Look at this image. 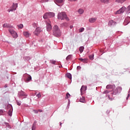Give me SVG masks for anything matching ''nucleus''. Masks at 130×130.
<instances>
[{"label": "nucleus", "instance_id": "26", "mask_svg": "<svg viewBox=\"0 0 130 130\" xmlns=\"http://www.w3.org/2000/svg\"><path fill=\"white\" fill-rule=\"evenodd\" d=\"M79 14H80V15H82V14H83V13H84V10L83 9H79L78 11Z\"/></svg>", "mask_w": 130, "mask_h": 130}, {"label": "nucleus", "instance_id": "49", "mask_svg": "<svg viewBox=\"0 0 130 130\" xmlns=\"http://www.w3.org/2000/svg\"><path fill=\"white\" fill-rule=\"evenodd\" d=\"M60 125H61V123H60Z\"/></svg>", "mask_w": 130, "mask_h": 130}, {"label": "nucleus", "instance_id": "47", "mask_svg": "<svg viewBox=\"0 0 130 130\" xmlns=\"http://www.w3.org/2000/svg\"><path fill=\"white\" fill-rule=\"evenodd\" d=\"M39 112H42V110H39Z\"/></svg>", "mask_w": 130, "mask_h": 130}, {"label": "nucleus", "instance_id": "42", "mask_svg": "<svg viewBox=\"0 0 130 130\" xmlns=\"http://www.w3.org/2000/svg\"><path fill=\"white\" fill-rule=\"evenodd\" d=\"M69 2H77L78 0H69Z\"/></svg>", "mask_w": 130, "mask_h": 130}, {"label": "nucleus", "instance_id": "46", "mask_svg": "<svg viewBox=\"0 0 130 130\" xmlns=\"http://www.w3.org/2000/svg\"><path fill=\"white\" fill-rule=\"evenodd\" d=\"M0 113H4V111L0 110Z\"/></svg>", "mask_w": 130, "mask_h": 130}, {"label": "nucleus", "instance_id": "2", "mask_svg": "<svg viewBox=\"0 0 130 130\" xmlns=\"http://www.w3.org/2000/svg\"><path fill=\"white\" fill-rule=\"evenodd\" d=\"M58 19L59 20H66V21H69V18L67 17V14L64 12H61L58 14Z\"/></svg>", "mask_w": 130, "mask_h": 130}, {"label": "nucleus", "instance_id": "24", "mask_svg": "<svg viewBox=\"0 0 130 130\" xmlns=\"http://www.w3.org/2000/svg\"><path fill=\"white\" fill-rule=\"evenodd\" d=\"M79 51H80V53H82V52H83V51H84V47H83V46L80 47L79 48Z\"/></svg>", "mask_w": 130, "mask_h": 130}, {"label": "nucleus", "instance_id": "27", "mask_svg": "<svg viewBox=\"0 0 130 130\" xmlns=\"http://www.w3.org/2000/svg\"><path fill=\"white\" fill-rule=\"evenodd\" d=\"M31 80H32V77L31 76H29L26 79V81H27V82H29V81H31Z\"/></svg>", "mask_w": 130, "mask_h": 130}, {"label": "nucleus", "instance_id": "45", "mask_svg": "<svg viewBox=\"0 0 130 130\" xmlns=\"http://www.w3.org/2000/svg\"><path fill=\"white\" fill-rule=\"evenodd\" d=\"M128 98H129V94H128L127 96V98H126V100H127V99H128Z\"/></svg>", "mask_w": 130, "mask_h": 130}, {"label": "nucleus", "instance_id": "15", "mask_svg": "<svg viewBox=\"0 0 130 130\" xmlns=\"http://www.w3.org/2000/svg\"><path fill=\"white\" fill-rule=\"evenodd\" d=\"M12 112H13V107L12 106H10L9 110V112H8V114L9 116H12Z\"/></svg>", "mask_w": 130, "mask_h": 130}, {"label": "nucleus", "instance_id": "34", "mask_svg": "<svg viewBox=\"0 0 130 130\" xmlns=\"http://www.w3.org/2000/svg\"><path fill=\"white\" fill-rule=\"evenodd\" d=\"M70 97H71V94H70V93H67L66 98L68 99L70 98Z\"/></svg>", "mask_w": 130, "mask_h": 130}, {"label": "nucleus", "instance_id": "22", "mask_svg": "<svg viewBox=\"0 0 130 130\" xmlns=\"http://www.w3.org/2000/svg\"><path fill=\"white\" fill-rule=\"evenodd\" d=\"M80 102H82V103H85L86 102V101L85 100V97L82 96L80 99Z\"/></svg>", "mask_w": 130, "mask_h": 130}, {"label": "nucleus", "instance_id": "32", "mask_svg": "<svg viewBox=\"0 0 130 130\" xmlns=\"http://www.w3.org/2000/svg\"><path fill=\"white\" fill-rule=\"evenodd\" d=\"M126 10L128 13H130V5L126 8Z\"/></svg>", "mask_w": 130, "mask_h": 130}, {"label": "nucleus", "instance_id": "14", "mask_svg": "<svg viewBox=\"0 0 130 130\" xmlns=\"http://www.w3.org/2000/svg\"><path fill=\"white\" fill-rule=\"evenodd\" d=\"M129 22H130V17H128L125 19L124 24V25H127V24H128Z\"/></svg>", "mask_w": 130, "mask_h": 130}, {"label": "nucleus", "instance_id": "23", "mask_svg": "<svg viewBox=\"0 0 130 130\" xmlns=\"http://www.w3.org/2000/svg\"><path fill=\"white\" fill-rule=\"evenodd\" d=\"M100 2L103 4H108L109 3V0H100Z\"/></svg>", "mask_w": 130, "mask_h": 130}, {"label": "nucleus", "instance_id": "12", "mask_svg": "<svg viewBox=\"0 0 130 130\" xmlns=\"http://www.w3.org/2000/svg\"><path fill=\"white\" fill-rule=\"evenodd\" d=\"M23 35L24 36H25V37L28 38L31 36V34L29 33L28 31H24Z\"/></svg>", "mask_w": 130, "mask_h": 130}, {"label": "nucleus", "instance_id": "39", "mask_svg": "<svg viewBox=\"0 0 130 130\" xmlns=\"http://www.w3.org/2000/svg\"><path fill=\"white\" fill-rule=\"evenodd\" d=\"M17 104L19 106H21V102H17Z\"/></svg>", "mask_w": 130, "mask_h": 130}, {"label": "nucleus", "instance_id": "5", "mask_svg": "<svg viewBox=\"0 0 130 130\" xmlns=\"http://www.w3.org/2000/svg\"><path fill=\"white\" fill-rule=\"evenodd\" d=\"M17 8H18V4L13 3L10 9L8 10V12L10 13V12L16 11V10H17Z\"/></svg>", "mask_w": 130, "mask_h": 130}, {"label": "nucleus", "instance_id": "28", "mask_svg": "<svg viewBox=\"0 0 130 130\" xmlns=\"http://www.w3.org/2000/svg\"><path fill=\"white\" fill-rule=\"evenodd\" d=\"M67 77H68L69 79H72V75L70 73H68L67 74Z\"/></svg>", "mask_w": 130, "mask_h": 130}, {"label": "nucleus", "instance_id": "33", "mask_svg": "<svg viewBox=\"0 0 130 130\" xmlns=\"http://www.w3.org/2000/svg\"><path fill=\"white\" fill-rule=\"evenodd\" d=\"M32 26H33V27H34V28H36V27H37V26H38V24L36 23H34L32 24Z\"/></svg>", "mask_w": 130, "mask_h": 130}, {"label": "nucleus", "instance_id": "30", "mask_svg": "<svg viewBox=\"0 0 130 130\" xmlns=\"http://www.w3.org/2000/svg\"><path fill=\"white\" fill-rule=\"evenodd\" d=\"M71 58H72V56L71 55H69L67 57L66 60H69V59H71Z\"/></svg>", "mask_w": 130, "mask_h": 130}, {"label": "nucleus", "instance_id": "50", "mask_svg": "<svg viewBox=\"0 0 130 130\" xmlns=\"http://www.w3.org/2000/svg\"><path fill=\"white\" fill-rule=\"evenodd\" d=\"M65 25H67V23H65Z\"/></svg>", "mask_w": 130, "mask_h": 130}, {"label": "nucleus", "instance_id": "3", "mask_svg": "<svg viewBox=\"0 0 130 130\" xmlns=\"http://www.w3.org/2000/svg\"><path fill=\"white\" fill-rule=\"evenodd\" d=\"M54 17V13L52 12H48L43 16L44 19H48V18H52Z\"/></svg>", "mask_w": 130, "mask_h": 130}, {"label": "nucleus", "instance_id": "37", "mask_svg": "<svg viewBox=\"0 0 130 130\" xmlns=\"http://www.w3.org/2000/svg\"><path fill=\"white\" fill-rule=\"evenodd\" d=\"M109 91H108V90H105V91H104V94H108V93H109Z\"/></svg>", "mask_w": 130, "mask_h": 130}, {"label": "nucleus", "instance_id": "36", "mask_svg": "<svg viewBox=\"0 0 130 130\" xmlns=\"http://www.w3.org/2000/svg\"><path fill=\"white\" fill-rule=\"evenodd\" d=\"M47 2H48V0H42L41 1V3H47Z\"/></svg>", "mask_w": 130, "mask_h": 130}, {"label": "nucleus", "instance_id": "7", "mask_svg": "<svg viewBox=\"0 0 130 130\" xmlns=\"http://www.w3.org/2000/svg\"><path fill=\"white\" fill-rule=\"evenodd\" d=\"M47 24V31H50L52 29V27L51 26V24H50V20L48 19L46 21Z\"/></svg>", "mask_w": 130, "mask_h": 130}, {"label": "nucleus", "instance_id": "29", "mask_svg": "<svg viewBox=\"0 0 130 130\" xmlns=\"http://www.w3.org/2000/svg\"><path fill=\"white\" fill-rule=\"evenodd\" d=\"M85 30V28L84 27H81L79 29V32H83V31Z\"/></svg>", "mask_w": 130, "mask_h": 130}, {"label": "nucleus", "instance_id": "1", "mask_svg": "<svg viewBox=\"0 0 130 130\" xmlns=\"http://www.w3.org/2000/svg\"><path fill=\"white\" fill-rule=\"evenodd\" d=\"M53 34L56 37H59L61 35V31L57 25H54L53 27Z\"/></svg>", "mask_w": 130, "mask_h": 130}, {"label": "nucleus", "instance_id": "13", "mask_svg": "<svg viewBox=\"0 0 130 130\" xmlns=\"http://www.w3.org/2000/svg\"><path fill=\"white\" fill-rule=\"evenodd\" d=\"M106 89H115V85H108L106 86Z\"/></svg>", "mask_w": 130, "mask_h": 130}, {"label": "nucleus", "instance_id": "19", "mask_svg": "<svg viewBox=\"0 0 130 130\" xmlns=\"http://www.w3.org/2000/svg\"><path fill=\"white\" fill-rule=\"evenodd\" d=\"M120 91H121V87H118L116 88L114 93H115V94H116V93H118V92H120Z\"/></svg>", "mask_w": 130, "mask_h": 130}, {"label": "nucleus", "instance_id": "20", "mask_svg": "<svg viewBox=\"0 0 130 130\" xmlns=\"http://www.w3.org/2000/svg\"><path fill=\"white\" fill-rule=\"evenodd\" d=\"M55 4H62L63 0H54Z\"/></svg>", "mask_w": 130, "mask_h": 130}, {"label": "nucleus", "instance_id": "4", "mask_svg": "<svg viewBox=\"0 0 130 130\" xmlns=\"http://www.w3.org/2000/svg\"><path fill=\"white\" fill-rule=\"evenodd\" d=\"M126 10V8L124 6H123L119 10H117L116 12L114 13L115 15H118L119 14H122V13H124V11Z\"/></svg>", "mask_w": 130, "mask_h": 130}, {"label": "nucleus", "instance_id": "40", "mask_svg": "<svg viewBox=\"0 0 130 130\" xmlns=\"http://www.w3.org/2000/svg\"><path fill=\"white\" fill-rule=\"evenodd\" d=\"M51 62V63H53V64H55V61H52Z\"/></svg>", "mask_w": 130, "mask_h": 130}, {"label": "nucleus", "instance_id": "38", "mask_svg": "<svg viewBox=\"0 0 130 130\" xmlns=\"http://www.w3.org/2000/svg\"><path fill=\"white\" fill-rule=\"evenodd\" d=\"M37 97H38V98H40L41 97V94H40V93H39L37 95Z\"/></svg>", "mask_w": 130, "mask_h": 130}, {"label": "nucleus", "instance_id": "25", "mask_svg": "<svg viewBox=\"0 0 130 130\" xmlns=\"http://www.w3.org/2000/svg\"><path fill=\"white\" fill-rule=\"evenodd\" d=\"M89 59H91V60H93V59H94V54L89 55Z\"/></svg>", "mask_w": 130, "mask_h": 130}, {"label": "nucleus", "instance_id": "11", "mask_svg": "<svg viewBox=\"0 0 130 130\" xmlns=\"http://www.w3.org/2000/svg\"><path fill=\"white\" fill-rule=\"evenodd\" d=\"M109 26H115L116 25V22H115L114 21L111 20L108 22Z\"/></svg>", "mask_w": 130, "mask_h": 130}, {"label": "nucleus", "instance_id": "6", "mask_svg": "<svg viewBox=\"0 0 130 130\" xmlns=\"http://www.w3.org/2000/svg\"><path fill=\"white\" fill-rule=\"evenodd\" d=\"M9 31L13 36V38H17L18 37V34H17L16 32L14 30V29L10 28Z\"/></svg>", "mask_w": 130, "mask_h": 130}, {"label": "nucleus", "instance_id": "41", "mask_svg": "<svg viewBox=\"0 0 130 130\" xmlns=\"http://www.w3.org/2000/svg\"><path fill=\"white\" fill-rule=\"evenodd\" d=\"M34 112H35V113H38V111L37 110H34Z\"/></svg>", "mask_w": 130, "mask_h": 130}, {"label": "nucleus", "instance_id": "10", "mask_svg": "<svg viewBox=\"0 0 130 130\" xmlns=\"http://www.w3.org/2000/svg\"><path fill=\"white\" fill-rule=\"evenodd\" d=\"M86 90H87V86L85 85H82L80 89L81 95H83V94H84V92H85V91H86Z\"/></svg>", "mask_w": 130, "mask_h": 130}, {"label": "nucleus", "instance_id": "35", "mask_svg": "<svg viewBox=\"0 0 130 130\" xmlns=\"http://www.w3.org/2000/svg\"><path fill=\"white\" fill-rule=\"evenodd\" d=\"M35 128H36V126H35V125L34 124L32 128H31V130H35Z\"/></svg>", "mask_w": 130, "mask_h": 130}, {"label": "nucleus", "instance_id": "21", "mask_svg": "<svg viewBox=\"0 0 130 130\" xmlns=\"http://www.w3.org/2000/svg\"><path fill=\"white\" fill-rule=\"evenodd\" d=\"M79 59V60H80V61H82V62H87V61H88V59H87V58L83 59V58H80Z\"/></svg>", "mask_w": 130, "mask_h": 130}, {"label": "nucleus", "instance_id": "17", "mask_svg": "<svg viewBox=\"0 0 130 130\" xmlns=\"http://www.w3.org/2000/svg\"><path fill=\"white\" fill-rule=\"evenodd\" d=\"M96 20H97V18H89V22L90 23H95V22H96Z\"/></svg>", "mask_w": 130, "mask_h": 130}, {"label": "nucleus", "instance_id": "43", "mask_svg": "<svg viewBox=\"0 0 130 130\" xmlns=\"http://www.w3.org/2000/svg\"><path fill=\"white\" fill-rule=\"evenodd\" d=\"M77 70H81V67L78 66L77 68Z\"/></svg>", "mask_w": 130, "mask_h": 130}, {"label": "nucleus", "instance_id": "31", "mask_svg": "<svg viewBox=\"0 0 130 130\" xmlns=\"http://www.w3.org/2000/svg\"><path fill=\"white\" fill-rule=\"evenodd\" d=\"M17 26H18V27L20 28V29H22V28H23V27H24V25L23 24H19V25H18Z\"/></svg>", "mask_w": 130, "mask_h": 130}, {"label": "nucleus", "instance_id": "48", "mask_svg": "<svg viewBox=\"0 0 130 130\" xmlns=\"http://www.w3.org/2000/svg\"><path fill=\"white\" fill-rule=\"evenodd\" d=\"M73 28V26L71 25L70 26V29H72Z\"/></svg>", "mask_w": 130, "mask_h": 130}, {"label": "nucleus", "instance_id": "18", "mask_svg": "<svg viewBox=\"0 0 130 130\" xmlns=\"http://www.w3.org/2000/svg\"><path fill=\"white\" fill-rule=\"evenodd\" d=\"M3 28H11V25L9 23H5L3 26Z\"/></svg>", "mask_w": 130, "mask_h": 130}, {"label": "nucleus", "instance_id": "9", "mask_svg": "<svg viewBox=\"0 0 130 130\" xmlns=\"http://www.w3.org/2000/svg\"><path fill=\"white\" fill-rule=\"evenodd\" d=\"M18 97H24V98H26V97H27V94H26L24 91L21 90L18 92Z\"/></svg>", "mask_w": 130, "mask_h": 130}, {"label": "nucleus", "instance_id": "8", "mask_svg": "<svg viewBox=\"0 0 130 130\" xmlns=\"http://www.w3.org/2000/svg\"><path fill=\"white\" fill-rule=\"evenodd\" d=\"M41 28L38 27H37L35 31L34 32V35H36L37 36L38 35H39L40 33H41Z\"/></svg>", "mask_w": 130, "mask_h": 130}, {"label": "nucleus", "instance_id": "16", "mask_svg": "<svg viewBox=\"0 0 130 130\" xmlns=\"http://www.w3.org/2000/svg\"><path fill=\"white\" fill-rule=\"evenodd\" d=\"M126 0H116L115 2L116 4H123Z\"/></svg>", "mask_w": 130, "mask_h": 130}, {"label": "nucleus", "instance_id": "44", "mask_svg": "<svg viewBox=\"0 0 130 130\" xmlns=\"http://www.w3.org/2000/svg\"><path fill=\"white\" fill-rule=\"evenodd\" d=\"M108 98L109 99V100H112V98H110V95H108Z\"/></svg>", "mask_w": 130, "mask_h": 130}]
</instances>
